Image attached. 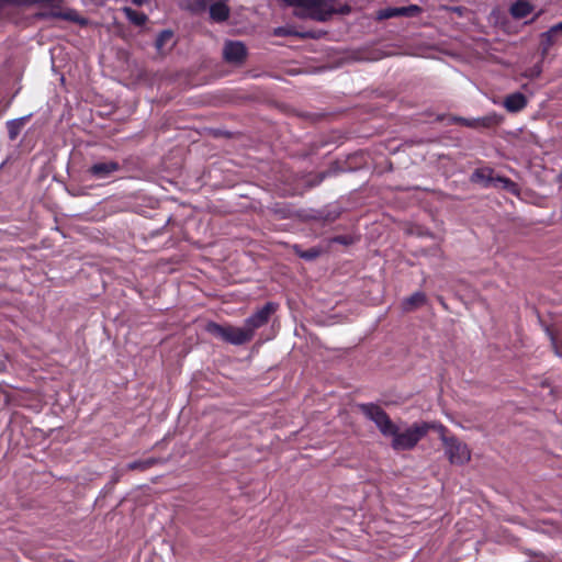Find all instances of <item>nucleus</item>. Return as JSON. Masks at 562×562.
Listing matches in <instances>:
<instances>
[{
    "instance_id": "f257e3e1",
    "label": "nucleus",
    "mask_w": 562,
    "mask_h": 562,
    "mask_svg": "<svg viewBox=\"0 0 562 562\" xmlns=\"http://www.w3.org/2000/svg\"><path fill=\"white\" fill-rule=\"evenodd\" d=\"M359 409L375 424L383 437L391 439L390 445L395 451L414 449L430 430H436L438 426L437 423L418 422L400 427L375 404H361Z\"/></svg>"
},
{
    "instance_id": "f03ea898",
    "label": "nucleus",
    "mask_w": 562,
    "mask_h": 562,
    "mask_svg": "<svg viewBox=\"0 0 562 562\" xmlns=\"http://www.w3.org/2000/svg\"><path fill=\"white\" fill-rule=\"evenodd\" d=\"M436 431L445 447V453L452 464H464L471 459V451L469 447L458 440L456 437L447 436V429L441 424H438Z\"/></svg>"
},
{
    "instance_id": "7ed1b4c3",
    "label": "nucleus",
    "mask_w": 562,
    "mask_h": 562,
    "mask_svg": "<svg viewBox=\"0 0 562 562\" xmlns=\"http://www.w3.org/2000/svg\"><path fill=\"white\" fill-rule=\"evenodd\" d=\"M206 331L222 340L232 345H244L249 339V333L245 330L244 326L235 327L232 325H220L216 323H207L205 327Z\"/></svg>"
},
{
    "instance_id": "20e7f679",
    "label": "nucleus",
    "mask_w": 562,
    "mask_h": 562,
    "mask_svg": "<svg viewBox=\"0 0 562 562\" xmlns=\"http://www.w3.org/2000/svg\"><path fill=\"white\" fill-rule=\"evenodd\" d=\"M284 2L303 9L308 16L317 21H325L334 13L330 0H284Z\"/></svg>"
},
{
    "instance_id": "39448f33",
    "label": "nucleus",
    "mask_w": 562,
    "mask_h": 562,
    "mask_svg": "<svg viewBox=\"0 0 562 562\" xmlns=\"http://www.w3.org/2000/svg\"><path fill=\"white\" fill-rule=\"evenodd\" d=\"M276 310L277 305L269 302L245 321L244 328L249 333L250 340L254 338L255 331L268 323Z\"/></svg>"
},
{
    "instance_id": "423d86ee",
    "label": "nucleus",
    "mask_w": 562,
    "mask_h": 562,
    "mask_svg": "<svg viewBox=\"0 0 562 562\" xmlns=\"http://www.w3.org/2000/svg\"><path fill=\"white\" fill-rule=\"evenodd\" d=\"M247 55L244 43L239 41H228L224 44L223 56L227 63L241 64Z\"/></svg>"
},
{
    "instance_id": "0eeeda50",
    "label": "nucleus",
    "mask_w": 562,
    "mask_h": 562,
    "mask_svg": "<svg viewBox=\"0 0 562 562\" xmlns=\"http://www.w3.org/2000/svg\"><path fill=\"white\" fill-rule=\"evenodd\" d=\"M120 170V165L113 160L98 161L89 169V175L98 180L106 179Z\"/></svg>"
},
{
    "instance_id": "6e6552de",
    "label": "nucleus",
    "mask_w": 562,
    "mask_h": 562,
    "mask_svg": "<svg viewBox=\"0 0 562 562\" xmlns=\"http://www.w3.org/2000/svg\"><path fill=\"white\" fill-rule=\"evenodd\" d=\"M562 35V21L541 34V53L547 55L557 38Z\"/></svg>"
},
{
    "instance_id": "1a4fd4ad",
    "label": "nucleus",
    "mask_w": 562,
    "mask_h": 562,
    "mask_svg": "<svg viewBox=\"0 0 562 562\" xmlns=\"http://www.w3.org/2000/svg\"><path fill=\"white\" fill-rule=\"evenodd\" d=\"M210 16L215 22H224L229 16L227 0H215L210 4Z\"/></svg>"
},
{
    "instance_id": "9d476101",
    "label": "nucleus",
    "mask_w": 562,
    "mask_h": 562,
    "mask_svg": "<svg viewBox=\"0 0 562 562\" xmlns=\"http://www.w3.org/2000/svg\"><path fill=\"white\" fill-rule=\"evenodd\" d=\"M527 104V99L522 93L516 92L508 95L504 101V106L509 112H517L522 110Z\"/></svg>"
},
{
    "instance_id": "9b49d317",
    "label": "nucleus",
    "mask_w": 562,
    "mask_h": 562,
    "mask_svg": "<svg viewBox=\"0 0 562 562\" xmlns=\"http://www.w3.org/2000/svg\"><path fill=\"white\" fill-rule=\"evenodd\" d=\"M533 10V5L527 1L518 0L513 3L509 8V13L514 19H522L531 13Z\"/></svg>"
},
{
    "instance_id": "f8f14e48",
    "label": "nucleus",
    "mask_w": 562,
    "mask_h": 562,
    "mask_svg": "<svg viewBox=\"0 0 562 562\" xmlns=\"http://www.w3.org/2000/svg\"><path fill=\"white\" fill-rule=\"evenodd\" d=\"M425 302H426L425 294L422 292H415L414 294H412L411 296H408L407 299L404 300L403 308H404V311L409 312V311L415 310L416 307L422 306L423 304H425Z\"/></svg>"
},
{
    "instance_id": "ddd939ff",
    "label": "nucleus",
    "mask_w": 562,
    "mask_h": 562,
    "mask_svg": "<svg viewBox=\"0 0 562 562\" xmlns=\"http://www.w3.org/2000/svg\"><path fill=\"white\" fill-rule=\"evenodd\" d=\"M472 179L475 182L484 184L485 187H493L495 177L493 176V171L491 169H480L473 173Z\"/></svg>"
},
{
    "instance_id": "4468645a",
    "label": "nucleus",
    "mask_w": 562,
    "mask_h": 562,
    "mask_svg": "<svg viewBox=\"0 0 562 562\" xmlns=\"http://www.w3.org/2000/svg\"><path fill=\"white\" fill-rule=\"evenodd\" d=\"M459 122H461L463 125L469 127H487L492 124L493 120L492 117L484 116V117H477V119H458Z\"/></svg>"
},
{
    "instance_id": "2eb2a0df",
    "label": "nucleus",
    "mask_w": 562,
    "mask_h": 562,
    "mask_svg": "<svg viewBox=\"0 0 562 562\" xmlns=\"http://www.w3.org/2000/svg\"><path fill=\"white\" fill-rule=\"evenodd\" d=\"M27 117H20L8 122V134L10 139H15L23 128Z\"/></svg>"
},
{
    "instance_id": "dca6fc26",
    "label": "nucleus",
    "mask_w": 562,
    "mask_h": 562,
    "mask_svg": "<svg viewBox=\"0 0 562 562\" xmlns=\"http://www.w3.org/2000/svg\"><path fill=\"white\" fill-rule=\"evenodd\" d=\"M123 12L125 16L135 25H143L147 20V16L144 13L137 12L131 8H124Z\"/></svg>"
},
{
    "instance_id": "f3484780",
    "label": "nucleus",
    "mask_w": 562,
    "mask_h": 562,
    "mask_svg": "<svg viewBox=\"0 0 562 562\" xmlns=\"http://www.w3.org/2000/svg\"><path fill=\"white\" fill-rule=\"evenodd\" d=\"M155 463H156V459L149 458V459H146V460H138V461L130 462L126 465V468L128 470L144 471V470L149 469L150 467H153Z\"/></svg>"
},
{
    "instance_id": "a211bd4d",
    "label": "nucleus",
    "mask_w": 562,
    "mask_h": 562,
    "mask_svg": "<svg viewBox=\"0 0 562 562\" xmlns=\"http://www.w3.org/2000/svg\"><path fill=\"white\" fill-rule=\"evenodd\" d=\"M493 187L504 188L510 192H516V184L509 179L503 177H495Z\"/></svg>"
},
{
    "instance_id": "6ab92c4d",
    "label": "nucleus",
    "mask_w": 562,
    "mask_h": 562,
    "mask_svg": "<svg viewBox=\"0 0 562 562\" xmlns=\"http://www.w3.org/2000/svg\"><path fill=\"white\" fill-rule=\"evenodd\" d=\"M172 36H173V34L171 31L161 32L156 40V48L159 52L164 50L165 45L172 40Z\"/></svg>"
},
{
    "instance_id": "aec40b11",
    "label": "nucleus",
    "mask_w": 562,
    "mask_h": 562,
    "mask_svg": "<svg viewBox=\"0 0 562 562\" xmlns=\"http://www.w3.org/2000/svg\"><path fill=\"white\" fill-rule=\"evenodd\" d=\"M419 11H420L419 7H417L415 4H412L408 7L396 8L397 16H402V15L413 16V15H416Z\"/></svg>"
},
{
    "instance_id": "412c9836",
    "label": "nucleus",
    "mask_w": 562,
    "mask_h": 562,
    "mask_svg": "<svg viewBox=\"0 0 562 562\" xmlns=\"http://www.w3.org/2000/svg\"><path fill=\"white\" fill-rule=\"evenodd\" d=\"M394 16H397L396 8H386V9H382L378 12V19H380V20L390 19V18H394Z\"/></svg>"
},
{
    "instance_id": "4be33fe9",
    "label": "nucleus",
    "mask_w": 562,
    "mask_h": 562,
    "mask_svg": "<svg viewBox=\"0 0 562 562\" xmlns=\"http://www.w3.org/2000/svg\"><path fill=\"white\" fill-rule=\"evenodd\" d=\"M541 72H542V67L540 64H537L533 67H531L530 69H528L525 72V76L529 77V78H536V77H539L541 75Z\"/></svg>"
},
{
    "instance_id": "5701e85b",
    "label": "nucleus",
    "mask_w": 562,
    "mask_h": 562,
    "mask_svg": "<svg viewBox=\"0 0 562 562\" xmlns=\"http://www.w3.org/2000/svg\"><path fill=\"white\" fill-rule=\"evenodd\" d=\"M300 257L305 259H313L318 256V251L316 249H310L307 251L297 252Z\"/></svg>"
},
{
    "instance_id": "b1692460",
    "label": "nucleus",
    "mask_w": 562,
    "mask_h": 562,
    "mask_svg": "<svg viewBox=\"0 0 562 562\" xmlns=\"http://www.w3.org/2000/svg\"><path fill=\"white\" fill-rule=\"evenodd\" d=\"M552 346L554 348L557 356L562 358V345H558L557 341L552 338Z\"/></svg>"
},
{
    "instance_id": "393cba45",
    "label": "nucleus",
    "mask_w": 562,
    "mask_h": 562,
    "mask_svg": "<svg viewBox=\"0 0 562 562\" xmlns=\"http://www.w3.org/2000/svg\"><path fill=\"white\" fill-rule=\"evenodd\" d=\"M133 2L137 5H142L143 4V0H133Z\"/></svg>"
},
{
    "instance_id": "a878e982",
    "label": "nucleus",
    "mask_w": 562,
    "mask_h": 562,
    "mask_svg": "<svg viewBox=\"0 0 562 562\" xmlns=\"http://www.w3.org/2000/svg\"><path fill=\"white\" fill-rule=\"evenodd\" d=\"M276 34H277V35H281V34H283V33H282V31H281V30H277V31H276Z\"/></svg>"
},
{
    "instance_id": "bb28decb",
    "label": "nucleus",
    "mask_w": 562,
    "mask_h": 562,
    "mask_svg": "<svg viewBox=\"0 0 562 562\" xmlns=\"http://www.w3.org/2000/svg\"><path fill=\"white\" fill-rule=\"evenodd\" d=\"M48 2H61L63 0H47Z\"/></svg>"
},
{
    "instance_id": "cd10ccee",
    "label": "nucleus",
    "mask_w": 562,
    "mask_h": 562,
    "mask_svg": "<svg viewBox=\"0 0 562 562\" xmlns=\"http://www.w3.org/2000/svg\"><path fill=\"white\" fill-rule=\"evenodd\" d=\"M338 241L345 243L344 238H337Z\"/></svg>"
}]
</instances>
